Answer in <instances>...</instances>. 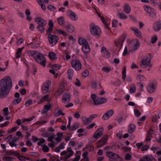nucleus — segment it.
Segmentation results:
<instances>
[{
    "instance_id": "55",
    "label": "nucleus",
    "mask_w": 161,
    "mask_h": 161,
    "mask_svg": "<svg viewBox=\"0 0 161 161\" xmlns=\"http://www.w3.org/2000/svg\"><path fill=\"white\" fill-rule=\"evenodd\" d=\"M119 145L118 144H116L110 147V149L113 150H115L119 149Z\"/></svg>"
},
{
    "instance_id": "38",
    "label": "nucleus",
    "mask_w": 161,
    "mask_h": 161,
    "mask_svg": "<svg viewBox=\"0 0 161 161\" xmlns=\"http://www.w3.org/2000/svg\"><path fill=\"white\" fill-rule=\"evenodd\" d=\"M122 42L123 41L120 40H118L115 42L116 46L117 47H119V51L120 50L121 48V47L122 46Z\"/></svg>"
},
{
    "instance_id": "39",
    "label": "nucleus",
    "mask_w": 161,
    "mask_h": 161,
    "mask_svg": "<svg viewBox=\"0 0 161 161\" xmlns=\"http://www.w3.org/2000/svg\"><path fill=\"white\" fill-rule=\"evenodd\" d=\"M56 32L59 34H62L63 36H68L67 34L64 31L60 29H57L56 31Z\"/></svg>"
},
{
    "instance_id": "44",
    "label": "nucleus",
    "mask_w": 161,
    "mask_h": 161,
    "mask_svg": "<svg viewBox=\"0 0 161 161\" xmlns=\"http://www.w3.org/2000/svg\"><path fill=\"white\" fill-rule=\"evenodd\" d=\"M53 105L50 103H48L44 106V109L47 111L49 110L52 108Z\"/></svg>"
},
{
    "instance_id": "62",
    "label": "nucleus",
    "mask_w": 161,
    "mask_h": 161,
    "mask_svg": "<svg viewBox=\"0 0 161 161\" xmlns=\"http://www.w3.org/2000/svg\"><path fill=\"white\" fill-rule=\"evenodd\" d=\"M89 75V72L87 70H85L84 72H83L82 73V75L84 77H86L87 76Z\"/></svg>"
},
{
    "instance_id": "51",
    "label": "nucleus",
    "mask_w": 161,
    "mask_h": 161,
    "mask_svg": "<svg viewBox=\"0 0 161 161\" xmlns=\"http://www.w3.org/2000/svg\"><path fill=\"white\" fill-rule=\"evenodd\" d=\"M52 67L53 69L57 70L60 69L61 66L58 64H55L53 65Z\"/></svg>"
},
{
    "instance_id": "41",
    "label": "nucleus",
    "mask_w": 161,
    "mask_h": 161,
    "mask_svg": "<svg viewBox=\"0 0 161 161\" xmlns=\"http://www.w3.org/2000/svg\"><path fill=\"white\" fill-rule=\"evenodd\" d=\"M54 113L55 116L56 117L58 116L61 115H64V113H62V110H55Z\"/></svg>"
},
{
    "instance_id": "15",
    "label": "nucleus",
    "mask_w": 161,
    "mask_h": 161,
    "mask_svg": "<svg viewBox=\"0 0 161 161\" xmlns=\"http://www.w3.org/2000/svg\"><path fill=\"white\" fill-rule=\"evenodd\" d=\"M34 118V117L33 116L27 119H23L22 120L20 119H18L16 120V122L17 125H20L22 123H25L26 122H29L32 121Z\"/></svg>"
},
{
    "instance_id": "60",
    "label": "nucleus",
    "mask_w": 161,
    "mask_h": 161,
    "mask_svg": "<svg viewBox=\"0 0 161 161\" xmlns=\"http://www.w3.org/2000/svg\"><path fill=\"white\" fill-rule=\"evenodd\" d=\"M73 116L75 118L79 119L80 117V112L78 111L75 112L74 113Z\"/></svg>"
},
{
    "instance_id": "57",
    "label": "nucleus",
    "mask_w": 161,
    "mask_h": 161,
    "mask_svg": "<svg viewBox=\"0 0 161 161\" xmlns=\"http://www.w3.org/2000/svg\"><path fill=\"white\" fill-rule=\"evenodd\" d=\"M32 100L31 99H29L27 100L25 103V105L26 107H28L29 106L31 105L32 103Z\"/></svg>"
},
{
    "instance_id": "27",
    "label": "nucleus",
    "mask_w": 161,
    "mask_h": 161,
    "mask_svg": "<svg viewBox=\"0 0 161 161\" xmlns=\"http://www.w3.org/2000/svg\"><path fill=\"white\" fill-rule=\"evenodd\" d=\"M136 128V126L133 124H130L128 127V132L131 133L134 132Z\"/></svg>"
},
{
    "instance_id": "47",
    "label": "nucleus",
    "mask_w": 161,
    "mask_h": 161,
    "mask_svg": "<svg viewBox=\"0 0 161 161\" xmlns=\"http://www.w3.org/2000/svg\"><path fill=\"white\" fill-rule=\"evenodd\" d=\"M126 67L125 66H124L122 68V78L124 81L125 80V78L126 76Z\"/></svg>"
},
{
    "instance_id": "33",
    "label": "nucleus",
    "mask_w": 161,
    "mask_h": 161,
    "mask_svg": "<svg viewBox=\"0 0 161 161\" xmlns=\"http://www.w3.org/2000/svg\"><path fill=\"white\" fill-rule=\"evenodd\" d=\"M83 122L85 124H87L90 123L91 120L90 119V117L87 118L86 117H83L82 118Z\"/></svg>"
},
{
    "instance_id": "20",
    "label": "nucleus",
    "mask_w": 161,
    "mask_h": 161,
    "mask_svg": "<svg viewBox=\"0 0 161 161\" xmlns=\"http://www.w3.org/2000/svg\"><path fill=\"white\" fill-rule=\"evenodd\" d=\"M156 88V86L153 84H151L148 86L147 90L149 93H152L155 91Z\"/></svg>"
},
{
    "instance_id": "48",
    "label": "nucleus",
    "mask_w": 161,
    "mask_h": 161,
    "mask_svg": "<svg viewBox=\"0 0 161 161\" xmlns=\"http://www.w3.org/2000/svg\"><path fill=\"white\" fill-rule=\"evenodd\" d=\"M157 39H158V37L156 35H153L151 37V41H150L152 43H155L156 42V41H157Z\"/></svg>"
},
{
    "instance_id": "19",
    "label": "nucleus",
    "mask_w": 161,
    "mask_h": 161,
    "mask_svg": "<svg viewBox=\"0 0 161 161\" xmlns=\"http://www.w3.org/2000/svg\"><path fill=\"white\" fill-rule=\"evenodd\" d=\"M153 30L156 31H159L161 29V22H155L153 25Z\"/></svg>"
},
{
    "instance_id": "25",
    "label": "nucleus",
    "mask_w": 161,
    "mask_h": 161,
    "mask_svg": "<svg viewBox=\"0 0 161 161\" xmlns=\"http://www.w3.org/2000/svg\"><path fill=\"white\" fill-rule=\"evenodd\" d=\"M49 95H47L43 96L41 99L40 101L38 102V104H40L42 103L46 100L47 102L50 101V99L49 98Z\"/></svg>"
},
{
    "instance_id": "36",
    "label": "nucleus",
    "mask_w": 161,
    "mask_h": 161,
    "mask_svg": "<svg viewBox=\"0 0 161 161\" xmlns=\"http://www.w3.org/2000/svg\"><path fill=\"white\" fill-rule=\"evenodd\" d=\"M74 70L71 69H70L68 70L67 74L68 75L69 78L71 80L72 79V77L73 75Z\"/></svg>"
},
{
    "instance_id": "24",
    "label": "nucleus",
    "mask_w": 161,
    "mask_h": 161,
    "mask_svg": "<svg viewBox=\"0 0 161 161\" xmlns=\"http://www.w3.org/2000/svg\"><path fill=\"white\" fill-rule=\"evenodd\" d=\"M124 11L127 14H129L131 11L130 6L127 4H125L123 7Z\"/></svg>"
},
{
    "instance_id": "5",
    "label": "nucleus",
    "mask_w": 161,
    "mask_h": 161,
    "mask_svg": "<svg viewBox=\"0 0 161 161\" xmlns=\"http://www.w3.org/2000/svg\"><path fill=\"white\" fill-rule=\"evenodd\" d=\"M35 59L38 63L44 67L45 66L46 64V60L42 54H37Z\"/></svg>"
},
{
    "instance_id": "10",
    "label": "nucleus",
    "mask_w": 161,
    "mask_h": 161,
    "mask_svg": "<svg viewBox=\"0 0 161 161\" xmlns=\"http://www.w3.org/2000/svg\"><path fill=\"white\" fill-rule=\"evenodd\" d=\"M67 16L71 20L76 21L78 19V17L76 14L74 12L68 10L67 12Z\"/></svg>"
},
{
    "instance_id": "1",
    "label": "nucleus",
    "mask_w": 161,
    "mask_h": 161,
    "mask_svg": "<svg viewBox=\"0 0 161 161\" xmlns=\"http://www.w3.org/2000/svg\"><path fill=\"white\" fill-rule=\"evenodd\" d=\"M12 81L9 76L5 77L0 83V97L3 98L6 97L12 86Z\"/></svg>"
},
{
    "instance_id": "28",
    "label": "nucleus",
    "mask_w": 161,
    "mask_h": 161,
    "mask_svg": "<svg viewBox=\"0 0 161 161\" xmlns=\"http://www.w3.org/2000/svg\"><path fill=\"white\" fill-rule=\"evenodd\" d=\"M144 161H156L155 159L152 155H148L143 157Z\"/></svg>"
},
{
    "instance_id": "46",
    "label": "nucleus",
    "mask_w": 161,
    "mask_h": 161,
    "mask_svg": "<svg viewBox=\"0 0 161 161\" xmlns=\"http://www.w3.org/2000/svg\"><path fill=\"white\" fill-rule=\"evenodd\" d=\"M101 20L104 25V27L109 30L110 28L109 27L108 24L105 21L103 17H101Z\"/></svg>"
},
{
    "instance_id": "13",
    "label": "nucleus",
    "mask_w": 161,
    "mask_h": 161,
    "mask_svg": "<svg viewBox=\"0 0 161 161\" xmlns=\"http://www.w3.org/2000/svg\"><path fill=\"white\" fill-rule=\"evenodd\" d=\"M66 152L67 153H68L66 156H64V158H61V159L65 161L69 158L70 157L73 156L74 153V152L72 150L71 148L70 147H68L67 148Z\"/></svg>"
},
{
    "instance_id": "21",
    "label": "nucleus",
    "mask_w": 161,
    "mask_h": 161,
    "mask_svg": "<svg viewBox=\"0 0 161 161\" xmlns=\"http://www.w3.org/2000/svg\"><path fill=\"white\" fill-rule=\"evenodd\" d=\"M64 86H60L55 93V96L56 97H58L64 92Z\"/></svg>"
},
{
    "instance_id": "56",
    "label": "nucleus",
    "mask_w": 161,
    "mask_h": 161,
    "mask_svg": "<svg viewBox=\"0 0 161 161\" xmlns=\"http://www.w3.org/2000/svg\"><path fill=\"white\" fill-rule=\"evenodd\" d=\"M3 115L5 116H7L8 114V108L7 107L4 108L3 109Z\"/></svg>"
},
{
    "instance_id": "35",
    "label": "nucleus",
    "mask_w": 161,
    "mask_h": 161,
    "mask_svg": "<svg viewBox=\"0 0 161 161\" xmlns=\"http://www.w3.org/2000/svg\"><path fill=\"white\" fill-rule=\"evenodd\" d=\"M57 137L55 138V140L58 142H60L62 140V137L63 136V134L58 132L57 134Z\"/></svg>"
},
{
    "instance_id": "50",
    "label": "nucleus",
    "mask_w": 161,
    "mask_h": 161,
    "mask_svg": "<svg viewBox=\"0 0 161 161\" xmlns=\"http://www.w3.org/2000/svg\"><path fill=\"white\" fill-rule=\"evenodd\" d=\"M27 53L29 56H33L34 58L36 57V56L37 55L36 54V52L34 51H27Z\"/></svg>"
},
{
    "instance_id": "9",
    "label": "nucleus",
    "mask_w": 161,
    "mask_h": 161,
    "mask_svg": "<svg viewBox=\"0 0 161 161\" xmlns=\"http://www.w3.org/2000/svg\"><path fill=\"white\" fill-rule=\"evenodd\" d=\"M48 39L49 43L52 46L55 45L58 42V37L56 36L49 34Z\"/></svg>"
},
{
    "instance_id": "42",
    "label": "nucleus",
    "mask_w": 161,
    "mask_h": 161,
    "mask_svg": "<svg viewBox=\"0 0 161 161\" xmlns=\"http://www.w3.org/2000/svg\"><path fill=\"white\" fill-rule=\"evenodd\" d=\"M96 95L95 94H92L91 96V98L92 99L93 104L95 105H97L98 103H97V100L95 99L96 97Z\"/></svg>"
},
{
    "instance_id": "23",
    "label": "nucleus",
    "mask_w": 161,
    "mask_h": 161,
    "mask_svg": "<svg viewBox=\"0 0 161 161\" xmlns=\"http://www.w3.org/2000/svg\"><path fill=\"white\" fill-rule=\"evenodd\" d=\"M131 30L133 31L135 35L137 37H142L141 33L140 31L136 27H132L131 28Z\"/></svg>"
},
{
    "instance_id": "11",
    "label": "nucleus",
    "mask_w": 161,
    "mask_h": 161,
    "mask_svg": "<svg viewBox=\"0 0 161 161\" xmlns=\"http://www.w3.org/2000/svg\"><path fill=\"white\" fill-rule=\"evenodd\" d=\"M50 81L48 80L46 82L42 85V92L44 94L47 93L49 92V89L51 85Z\"/></svg>"
},
{
    "instance_id": "49",
    "label": "nucleus",
    "mask_w": 161,
    "mask_h": 161,
    "mask_svg": "<svg viewBox=\"0 0 161 161\" xmlns=\"http://www.w3.org/2000/svg\"><path fill=\"white\" fill-rule=\"evenodd\" d=\"M18 128V127L17 126L14 127L11 129H9L8 130V133L10 134L13 132L16 131Z\"/></svg>"
},
{
    "instance_id": "29",
    "label": "nucleus",
    "mask_w": 161,
    "mask_h": 161,
    "mask_svg": "<svg viewBox=\"0 0 161 161\" xmlns=\"http://www.w3.org/2000/svg\"><path fill=\"white\" fill-rule=\"evenodd\" d=\"M67 31L69 33L73 32L75 30L74 27L71 25H68L66 26Z\"/></svg>"
},
{
    "instance_id": "64",
    "label": "nucleus",
    "mask_w": 161,
    "mask_h": 161,
    "mask_svg": "<svg viewBox=\"0 0 161 161\" xmlns=\"http://www.w3.org/2000/svg\"><path fill=\"white\" fill-rule=\"evenodd\" d=\"M39 139L40 140L39 141L37 142V145L38 146H40L45 142V140L44 138H41Z\"/></svg>"
},
{
    "instance_id": "6",
    "label": "nucleus",
    "mask_w": 161,
    "mask_h": 161,
    "mask_svg": "<svg viewBox=\"0 0 161 161\" xmlns=\"http://www.w3.org/2000/svg\"><path fill=\"white\" fill-rule=\"evenodd\" d=\"M144 8L152 18H155L156 17V11L153 8L147 6H144Z\"/></svg>"
},
{
    "instance_id": "59",
    "label": "nucleus",
    "mask_w": 161,
    "mask_h": 161,
    "mask_svg": "<svg viewBox=\"0 0 161 161\" xmlns=\"http://www.w3.org/2000/svg\"><path fill=\"white\" fill-rule=\"evenodd\" d=\"M42 150L44 152H48L49 150V148L46 145H42Z\"/></svg>"
},
{
    "instance_id": "43",
    "label": "nucleus",
    "mask_w": 161,
    "mask_h": 161,
    "mask_svg": "<svg viewBox=\"0 0 161 161\" xmlns=\"http://www.w3.org/2000/svg\"><path fill=\"white\" fill-rule=\"evenodd\" d=\"M140 43L138 39H136L135 41V44L134 45L133 50H136L140 47Z\"/></svg>"
},
{
    "instance_id": "63",
    "label": "nucleus",
    "mask_w": 161,
    "mask_h": 161,
    "mask_svg": "<svg viewBox=\"0 0 161 161\" xmlns=\"http://www.w3.org/2000/svg\"><path fill=\"white\" fill-rule=\"evenodd\" d=\"M135 115L136 117H139L141 114L140 111L137 109H135L134 110Z\"/></svg>"
},
{
    "instance_id": "16",
    "label": "nucleus",
    "mask_w": 161,
    "mask_h": 161,
    "mask_svg": "<svg viewBox=\"0 0 161 161\" xmlns=\"http://www.w3.org/2000/svg\"><path fill=\"white\" fill-rule=\"evenodd\" d=\"M101 52L102 56L103 57L108 58L110 55V53L104 47H102Z\"/></svg>"
},
{
    "instance_id": "8",
    "label": "nucleus",
    "mask_w": 161,
    "mask_h": 161,
    "mask_svg": "<svg viewBox=\"0 0 161 161\" xmlns=\"http://www.w3.org/2000/svg\"><path fill=\"white\" fill-rule=\"evenodd\" d=\"M71 64L72 67L76 70H79L81 69L82 65L80 61L77 59L72 60Z\"/></svg>"
},
{
    "instance_id": "22",
    "label": "nucleus",
    "mask_w": 161,
    "mask_h": 161,
    "mask_svg": "<svg viewBox=\"0 0 161 161\" xmlns=\"http://www.w3.org/2000/svg\"><path fill=\"white\" fill-rule=\"evenodd\" d=\"M82 51L86 53L90 52V49L88 43L82 46Z\"/></svg>"
},
{
    "instance_id": "52",
    "label": "nucleus",
    "mask_w": 161,
    "mask_h": 161,
    "mask_svg": "<svg viewBox=\"0 0 161 161\" xmlns=\"http://www.w3.org/2000/svg\"><path fill=\"white\" fill-rule=\"evenodd\" d=\"M137 79L140 81H144L146 80V78L142 75H140L137 77Z\"/></svg>"
},
{
    "instance_id": "14",
    "label": "nucleus",
    "mask_w": 161,
    "mask_h": 161,
    "mask_svg": "<svg viewBox=\"0 0 161 161\" xmlns=\"http://www.w3.org/2000/svg\"><path fill=\"white\" fill-rule=\"evenodd\" d=\"M106 155L112 159H117L119 158V156L118 154L110 151L107 152Z\"/></svg>"
},
{
    "instance_id": "4",
    "label": "nucleus",
    "mask_w": 161,
    "mask_h": 161,
    "mask_svg": "<svg viewBox=\"0 0 161 161\" xmlns=\"http://www.w3.org/2000/svg\"><path fill=\"white\" fill-rule=\"evenodd\" d=\"M90 31L91 34L95 36H98L101 34V31L100 28L97 26L92 23L90 26Z\"/></svg>"
},
{
    "instance_id": "54",
    "label": "nucleus",
    "mask_w": 161,
    "mask_h": 161,
    "mask_svg": "<svg viewBox=\"0 0 161 161\" xmlns=\"http://www.w3.org/2000/svg\"><path fill=\"white\" fill-rule=\"evenodd\" d=\"M13 160L12 157L8 156H5L3 158V161H12Z\"/></svg>"
},
{
    "instance_id": "18",
    "label": "nucleus",
    "mask_w": 161,
    "mask_h": 161,
    "mask_svg": "<svg viewBox=\"0 0 161 161\" xmlns=\"http://www.w3.org/2000/svg\"><path fill=\"white\" fill-rule=\"evenodd\" d=\"M114 113V111L112 110L108 111L103 115L102 117L103 119H108L113 115Z\"/></svg>"
},
{
    "instance_id": "7",
    "label": "nucleus",
    "mask_w": 161,
    "mask_h": 161,
    "mask_svg": "<svg viewBox=\"0 0 161 161\" xmlns=\"http://www.w3.org/2000/svg\"><path fill=\"white\" fill-rule=\"evenodd\" d=\"M103 128H98L95 132L93 137L90 140L92 141V139H95V140H93L92 142L90 141V142L92 143L96 141L97 139L99 138L103 135Z\"/></svg>"
},
{
    "instance_id": "17",
    "label": "nucleus",
    "mask_w": 161,
    "mask_h": 161,
    "mask_svg": "<svg viewBox=\"0 0 161 161\" xmlns=\"http://www.w3.org/2000/svg\"><path fill=\"white\" fill-rule=\"evenodd\" d=\"M70 95L69 94L65 93L62 97V101L64 103H68L70 100Z\"/></svg>"
},
{
    "instance_id": "30",
    "label": "nucleus",
    "mask_w": 161,
    "mask_h": 161,
    "mask_svg": "<svg viewBox=\"0 0 161 161\" xmlns=\"http://www.w3.org/2000/svg\"><path fill=\"white\" fill-rule=\"evenodd\" d=\"M78 42L79 44L82 46L87 43L86 40L82 37L79 38L78 39Z\"/></svg>"
},
{
    "instance_id": "34",
    "label": "nucleus",
    "mask_w": 161,
    "mask_h": 161,
    "mask_svg": "<svg viewBox=\"0 0 161 161\" xmlns=\"http://www.w3.org/2000/svg\"><path fill=\"white\" fill-rule=\"evenodd\" d=\"M129 91L131 93H134L136 91V86L135 85L133 84H131L130 86Z\"/></svg>"
},
{
    "instance_id": "37",
    "label": "nucleus",
    "mask_w": 161,
    "mask_h": 161,
    "mask_svg": "<svg viewBox=\"0 0 161 161\" xmlns=\"http://www.w3.org/2000/svg\"><path fill=\"white\" fill-rule=\"evenodd\" d=\"M22 100L21 98H15L14 99L12 102V104L13 105H16L19 103Z\"/></svg>"
},
{
    "instance_id": "40",
    "label": "nucleus",
    "mask_w": 161,
    "mask_h": 161,
    "mask_svg": "<svg viewBox=\"0 0 161 161\" xmlns=\"http://www.w3.org/2000/svg\"><path fill=\"white\" fill-rule=\"evenodd\" d=\"M118 17L121 19H126L127 18V16L122 13L119 12L118 13Z\"/></svg>"
},
{
    "instance_id": "58",
    "label": "nucleus",
    "mask_w": 161,
    "mask_h": 161,
    "mask_svg": "<svg viewBox=\"0 0 161 161\" xmlns=\"http://www.w3.org/2000/svg\"><path fill=\"white\" fill-rule=\"evenodd\" d=\"M75 84L76 86L80 87L81 85V82L78 78L76 79L75 81Z\"/></svg>"
},
{
    "instance_id": "3",
    "label": "nucleus",
    "mask_w": 161,
    "mask_h": 161,
    "mask_svg": "<svg viewBox=\"0 0 161 161\" xmlns=\"http://www.w3.org/2000/svg\"><path fill=\"white\" fill-rule=\"evenodd\" d=\"M151 60L150 56L146 55L144 56L142 59L140 65L143 68H145L147 66L151 67L152 65L151 63Z\"/></svg>"
},
{
    "instance_id": "2",
    "label": "nucleus",
    "mask_w": 161,
    "mask_h": 161,
    "mask_svg": "<svg viewBox=\"0 0 161 161\" xmlns=\"http://www.w3.org/2000/svg\"><path fill=\"white\" fill-rule=\"evenodd\" d=\"M35 20L38 25L36 29L41 32H43L45 30L44 26L47 24L46 21L41 18H35Z\"/></svg>"
},
{
    "instance_id": "61",
    "label": "nucleus",
    "mask_w": 161,
    "mask_h": 161,
    "mask_svg": "<svg viewBox=\"0 0 161 161\" xmlns=\"http://www.w3.org/2000/svg\"><path fill=\"white\" fill-rule=\"evenodd\" d=\"M79 124H74L71 128V130H75L79 128Z\"/></svg>"
},
{
    "instance_id": "32",
    "label": "nucleus",
    "mask_w": 161,
    "mask_h": 161,
    "mask_svg": "<svg viewBox=\"0 0 161 161\" xmlns=\"http://www.w3.org/2000/svg\"><path fill=\"white\" fill-rule=\"evenodd\" d=\"M57 20L58 23L60 25L63 26L64 25L65 21L64 17H61L59 18H58Z\"/></svg>"
},
{
    "instance_id": "26",
    "label": "nucleus",
    "mask_w": 161,
    "mask_h": 161,
    "mask_svg": "<svg viewBox=\"0 0 161 161\" xmlns=\"http://www.w3.org/2000/svg\"><path fill=\"white\" fill-rule=\"evenodd\" d=\"M16 138L15 137H14L12 139H9L8 141V142L11 147H13L14 146H16L15 142L16 141Z\"/></svg>"
},
{
    "instance_id": "53",
    "label": "nucleus",
    "mask_w": 161,
    "mask_h": 161,
    "mask_svg": "<svg viewBox=\"0 0 161 161\" xmlns=\"http://www.w3.org/2000/svg\"><path fill=\"white\" fill-rule=\"evenodd\" d=\"M107 101V99L103 97L100 99H99V101H97V103H98V105H99L100 104H103L104 103L106 102Z\"/></svg>"
},
{
    "instance_id": "31",
    "label": "nucleus",
    "mask_w": 161,
    "mask_h": 161,
    "mask_svg": "<svg viewBox=\"0 0 161 161\" xmlns=\"http://www.w3.org/2000/svg\"><path fill=\"white\" fill-rule=\"evenodd\" d=\"M37 3L41 6L42 9L44 10L46 9V7L42 0H36Z\"/></svg>"
},
{
    "instance_id": "12",
    "label": "nucleus",
    "mask_w": 161,
    "mask_h": 161,
    "mask_svg": "<svg viewBox=\"0 0 161 161\" xmlns=\"http://www.w3.org/2000/svg\"><path fill=\"white\" fill-rule=\"evenodd\" d=\"M108 139V137L106 136L98 141L97 143V147L99 148L105 145L107 143Z\"/></svg>"
},
{
    "instance_id": "45",
    "label": "nucleus",
    "mask_w": 161,
    "mask_h": 161,
    "mask_svg": "<svg viewBox=\"0 0 161 161\" xmlns=\"http://www.w3.org/2000/svg\"><path fill=\"white\" fill-rule=\"evenodd\" d=\"M48 56L51 60H53L56 58L55 53L53 52L49 53Z\"/></svg>"
}]
</instances>
